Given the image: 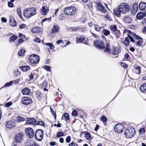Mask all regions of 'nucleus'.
<instances>
[{"mask_svg": "<svg viewBox=\"0 0 146 146\" xmlns=\"http://www.w3.org/2000/svg\"><path fill=\"white\" fill-rule=\"evenodd\" d=\"M125 32L123 33H127L128 37L130 41L133 42H135L136 46H141L143 43V40L140 37L137 35L135 33L131 32L130 31L126 29L124 30Z\"/></svg>", "mask_w": 146, "mask_h": 146, "instance_id": "nucleus-1", "label": "nucleus"}, {"mask_svg": "<svg viewBox=\"0 0 146 146\" xmlns=\"http://www.w3.org/2000/svg\"><path fill=\"white\" fill-rule=\"evenodd\" d=\"M36 8L34 7H32L26 8L23 11V15L27 18H29L36 14Z\"/></svg>", "mask_w": 146, "mask_h": 146, "instance_id": "nucleus-2", "label": "nucleus"}, {"mask_svg": "<svg viewBox=\"0 0 146 146\" xmlns=\"http://www.w3.org/2000/svg\"><path fill=\"white\" fill-rule=\"evenodd\" d=\"M135 133V129L133 127H129L124 132L126 137L130 138H132Z\"/></svg>", "mask_w": 146, "mask_h": 146, "instance_id": "nucleus-3", "label": "nucleus"}, {"mask_svg": "<svg viewBox=\"0 0 146 146\" xmlns=\"http://www.w3.org/2000/svg\"><path fill=\"white\" fill-rule=\"evenodd\" d=\"M76 11L75 8L73 6H71L65 8L64 12L66 15H72L75 13Z\"/></svg>", "mask_w": 146, "mask_h": 146, "instance_id": "nucleus-4", "label": "nucleus"}, {"mask_svg": "<svg viewBox=\"0 0 146 146\" xmlns=\"http://www.w3.org/2000/svg\"><path fill=\"white\" fill-rule=\"evenodd\" d=\"M119 7L120 11L123 13H125L128 12L129 10V5L126 3H121L119 5Z\"/></svg>", "mask_w": 146, "mask_h": 146, "instance_id": "nucleus-5", "label": "nucleus"}, {"mask_svg": "<svg viewBox=\"0 0 146 146\" xmlns=\"http://www.w3.org/2000/svg\"><path fill=\"white\" fill-rule=\"evenodd\" d=\"M29 59L32 64H37L39 61L38 56L35 54H31L29 57Z\"/></svg>", "mask_w": 146, "mask_h": 146, "instance_id": "nucleus-6", "label": "nucleus"}, {"mask_svg": "<svg viewBox=\"0 0 146 146\" xmlns=\"http://www.w3.org/2000/svg\"><path fill=\"white\" fill-rule=\"evenodd\" d=\"M43 133L41 129H38L35 132V136L36 140L38 141L41 140L43 137Z\"/></svg>", "mask_w": 146, "mask_h": 146, "instance_id": "nucleus-7", "label": "nucleus"}, {"mask_svg": "<svg viewBox=\"0 0 146 146\" xmlns=\"http://www.w3.org/2000/svg\"><path fill=\"white\" fill-rule=\"evenodd\" d=\"M95 46L99 50L103 49L105 46L103 42L101 40H98L94 42Z\"/></svg>", "mask_w": 146, "mask_h": 146, "instance_id": "nucleus-8", "label": "nucleus"}, {"mask_svg": "<svg viewBox=\"0 0 146 146\" xmlns=\"http://www.w3.org/2000/svg\"><path fill=\"white\" fill-rule=\"evenodd\" d=\"M25 132L27 135L30 138H33L34 136V132L33 130L31 128L28 127L25 129Z\"/></svg>", "mask_w": 146, "mask_h": 146, "instance_id": "nucleus-9", "label": "nucleus"}, {"mask_svg": "<svg viewBox=\"0 0 146 146\" xmlns=\"http://www.w3.org/2000/svg\"><path fill=\"white\" fill-rule=\"evenodd\" d=\"M21 102L23 104L27 105L31 104L32 101L29 97H24L22 98Z\"/></svg>", "mask_w": 146, "mask_h": 146, "instance_id": "nucleus-10", "label": "nucleus"}, {"mask_svg": "<svg viewBox=\"0 0 146 146\" xmlns=\"http://www.w3.org/2000/svg\"><path fill=\"white\" fill-rule=\"evenodd\" d=\"M123 125L119 123L116 125L114 127V130L117 133H121L123 131Z\"/></svg>", "mask_w": 146, "mask_h": 146, "instance_id": "nucleus-11", "label": "nucleus"}, {"mask_svg": "<svg viewBox=\"0 0 146 146\" xmlns=\"http://www.w3.org/2000/svg\"><path fill=\"white\" fill-rule=\"evenodd\" d=\"M24 135L22 133H20L16 135L15 137V141L18 142H21L23 138Z\"/></svg>", "mask_w": 146, "mask_h": 146, "instance_id": "nucleus-12", "label": "nucleus"}, {"mask_svg": "<svg viewBox=\"0 0 146 146\" xmlns=\"http://www.w3.org/2000/svg\"><path fill=\"white\" fill-rule=\"evenodd\" d=\"M26 123L30 125H36V121L34 118H28L26 121Z\"/></svg>", "mask_w": 146, "mask_h": 146, "instance_id": "nucleus-13", "label": "nucleus"}, {"mask_svg": "<svg viewBox=\"0 0 146 146\" xmlns=\"http://www.w3.org/2000/svg\"><path fill=\"white\" fill-rule=\"evenodd\" d=\"M48 11V9L46 6H43L42 7L40 13L42 15H46Z\"/></svg>", "mask_w": 146, "mask_h": 146, "instance_id": "nucleus-14", "label": "nucleus"}, {"mask_svg": "<svg viewBox=\"0 0 146 146\" xmlns=\"http://www.w3.org/2000/svg\"><path fill=\"white\" fill-rule=\"evenodd\" d=\"M139 8L141 11L146 12V3L141 2L139 5Z\"/></svg>", "mask_w": 146, "mask_h": 146, "instance_id": "nucleus-15", "label": "nucleus"}, {"mask_svg": "<svg viewBox=\"0 0 146 146\" xmlns=\"http://www.w3.org/2000/svg\"><path fill=\"white\" fill-rule=\"evenodd\" d=\"M146 16V13L140 12L136 15V18L139 19H142Z\"/></svg>", "mask_w": 146, "mask_h": 146, "instance_id": "nucleus-16", "label": "nucleus"}, {"mask_svg": "<svg viewBox=\"0 0 146 146\" xmlns=\"http://www.w3.org/2000/svg\"><path fill=\"white\" fill-rule=\"evenodd\" d=\"M104 48H105V49L104 50V52L107 53L108 54H110L111 50L109 42H107L106 44V47L105 46Z\"/></svg>", "mask_w": 146, "mask_h": 146, "instance_id": "nucleus-17", "label": "nucleus"}, {"mask_svg": "<svg viewBox=\"0 0 146 146\" xmlns=\"http://www.w3.org/2000/svg\"><path fill=\"white\" fill-rule=\"evenodd\" d=\"M9 25L12 27H15L16 26L17 23L12 17H9Z\"/></svg>", "mask_w": 146, "mask_h": 146, "instance_id": "nucleus-18", "label": "nucleus"}, {"mask_svg": "<svg viewBox=\"0 0 146 146\" xmlns=\"http://www.w3.org/2000/svg\"><path fill=\"white\" fill-rule=\"evenodd\" d=\"M15 122L13 121H8L6 124V126L8 128H11L15 125Z\"/></svg>", "mask_w": 146, "mask_h": 146, "instance_id": "nucleus-19", "label": "nucleus"}, {"mask_svg": "<svg viewBox=\"0 0 146 146\" xmlns=\"http://www.w3.org/2000/svg\"><path fill=\"white\" fill-rule=\"evenodd\" d=\"M141 70V68L139 66L135 65L133 66V71L136 74H139Z\"/></svg>", "mask_w": 146, "mask_h": 146, "instance_id": "nucleus-20", "label": "nucleus"}, {"mask_svg": "<svg viewBox=\"0 0 146 146\" xmlns=\"http://www.w3.org/2000/svg\"><path fill=\"white\" fill-rule=\"evenodd\" d=\"M132 21V19L131 17L126 16L124 17L123 21L126 23L129 24Z\"/></svg>", "mask_w": 146, "mask_h": 146, "instance_id": "nucleus-21", "label": "nucleus"}, {"mask_svg": "<svg viewBox=\"0 0 146 146\" xmlns=\"http://www.w3.org/2000/svg\"><path fill=\"white\" fill-rule=\"evenodd\" d=\"M85 37L82 36H80L79 37L76 38V42L77 43H81L84 40Z\"/></svg>", "mask_w": 146, "mask_h": 146, "instance_id": "nucleus-22", "label": "nucleus"}, {"mask_svg": "<svg viewBox=\"0 0 146 146\" xmlns=\"http://www.w3.org/2000/svg\"><path fill=\"white\" fill-rule=\"evenodd\" d=\"M140 90L142 93L146 92V84H143L140 87Z\"/></svg>", "mask_w": 146, "mask_h": 146, "instance_id": "nucleus-23", "label": "nucleus"}, {"mask_svg": "<svg viewBox=\"0 0 146 146\" xmlns=\"http://www.w3.org/2000/svg\"><path fill=\"white\" fill-rule=\"evenodd\" d=\"M30 92V90L27 88H24L22 91V92L23 95H28Z\"/></svg>", "mask_w": 146, "mask_h": 146, "instance_id": "nucleus-24", "label": "nucleus"}, {"mask_svg": "<svg viewBox=\"0 0 146 146\" xmlns=\"http://www.w3.org/2000/svg\"><path fill=\"white\" fill-rule=\"evenodd\" d=\"M41 29L39 27H35L32 29L31 31L33 33H36L40 32Z\"/></svg>", "mask_w": 146, "mask_h": 146, "instance_id": "nucleus-25", "label": "nucleus"}, {"mask_svg": "<svg viewBox=\"0 0 146 146\" xmlns=\"http://www.w3.org/2000/svg\"><path fill=\"white\" fill-rule=\"evenodd\" d=\"M113 12L115 15L117 16H119L120 13H121V12L119 10V7L118 8L114 9L113 10Z\"/></svg>", "mask_w": 146, "mask_h": 146, "instance_id": "nucleus-26", "label": "nucleus"}, {"mask_svg": "<svg viewBox=\"0 0 146 146\" xmlns=\"http://www.w3.org/2000/svg\"><path fill=\"white\" fill-rule=\"evenodd\" d=\"M138 6L137 3L134 4L133 6V8L132 9V11L134 13L137 12L138 10Z\"/></svg>", "mask_w": 146, "mask_h": 146, "instance_id": "nucleus-27", "label": "nucleus"}, {"mask_svg": "<svg viewBox=\"0 0 146 146\" xmlns=\"http://www.w3.org/2000/svg\"><path fill=\"white\" fill-rule=\"evenodd\" d=\"M19 68L24 72H26L30 69V67L28 66H19Z\"/></svg>", "mask_w": 146, "mask_h": 146, "instance_id": "nucleus-28", "label": "nucleus"}, {"mask_svg": "<svg viewBox=\"0 0 146 146\" xmlns=\"http://www.w3.org/2000/svg\"><path fill=\"white\" fill-rule=\"evenodd\" d=\"M59 30V28L57 26H54L51 30V33H56L58 32Z\"/></svg>", "mask_w": 146, "mask_h": 146, "instance_id": "nucleus-29", "label": "nucleus"}, {"mask_svg": "<svg viewBox=\"0 0 146 146\" xmlns=\"http://www.w3.org/2000/svg\"><path fill=\"white\" fill-rule=\"evenodd\" d=\"M119 52V50L117 47H113L112 53L113 55H115L118 54Z\"/></svg>", "mask_w": 146, "mask_h": 146, "instance_id": "nucleus-30", "label": "nucleus"}, {"mask_svg": "<svg viewBox=\"0 0 146 146\" xmlns=\"http://www.w3.org/2000/svg\"><path fill=\"white\" fill-rule=\"evenodd\" d=\"M102 33L104 35L106 36L110 34V32L109 31L104 29L102 30Z\"/></svg>", "mask_w": 146, "mask_h": 146, "instance_id": "nucleus-31", "label": "nucleus"}, {"mask_svg": "<svg viewBox=\"0 0 146 146\" xmlns=\"http://www.w3.org/2000/svg\"><path fill=\"white\" fill-rule=\"evenodd\" d=\"M96 4V6L97 9L98 10H99L103 6L102 5V4L99 1H96L95 3Z\"/></svg>", "mask_w": 146, "mask_h": 146, "instance_id": "nucleus-32", "label": "nucleus"}, {"mask_svg": "<svg viewBox=\"0 0 146 146\" xmlns=\"http://www.w3.org/2000/svg\"><path fill=\"white\" fill-rule=\"evenodd\" d=\"M17 37L16 35H13V36L9 38V41L10 42H13L15 40H16L17 39Z\"/></svg>", "mask_w": 146, "mask_h": 146, "instance_id": "nucleus-33", "label": "nucleus"}, {"mask_svg": "<svg viewBox=\"0 0 146 146\" xmlns=\"http://www.w3.org/2000/svg\"><path fill=\"white\" fill-rule=\"evenodd\" d=\"M84 136L85 138L87 140H91L92 139L91 135L89 132H86L85 133Z\"/></svg>", "mask_w": 146, "mask_h": 146, "instance_id": "nucleus-34", "label": "nucleus"}, {"mask_svg": "<svg viewBox=\"0 0 146 146\" xmlns=\"http://www.w3.org/2000/svg\"><path fill=\"white\" fill-rule=\"evenodd\" d=\"M34 143L31 140H27L26 141L25 145L26 146H32V144Z\"/></svg>", "mask_w": 146, "mask_h": 146, "instance_id": "nucleus-35", "label": "nucleus"}, {"mask_svg": "<svg viewBox=\"0 0 146 146\" xmlns=\"http://www.w3.org/2000/svg\"><path fill=\"white\" fill-rule=\"evenodd\" d=\"M25 52L24 49H22L18 52V54L19 56H23L24 55V53Z\"/></svg>", "mask_w": 146, "mask_h": 146, "instance_id": "nucleus-36", "label": "nucleus"}, {"mask_svg": "<svg viewBox=\"0 0 146 146\" xmlns=\"http://www.w3.org/2000/svg\"><path fill=\"white\" fill-rule=\"evenodd\" d=\"M93 25L94 29L97 32H99L101 30V27H99L96 24H94Z\"/></svg>", "mask_w": 146, "mask_h": 146, "instance_id": "nucleus-37", "label": "nucleus"}, {"mask_svg": "<svg viewBox=\"0 0 146 146\" xmlns=\"http://www.w3.org/2000/svg\"><path fill=\"white\" fill-rule=\"evenodd\" d=\"M17 11L18 15L20 18H21L22 16L21 8H18L17 10Z\"/></svg>", "mask_w": 146, "mask_h": 146, "instance_id": "nucleus-38", "label": "nucleus"}, {"mask_svg": "<svg viewBox=\"0 0 146 146\" xmlns=\"http://www.w3.org/2000/svg\"><path fill=\"white\" fill-rule=\"evenodd\" d=\"M13 84V82L12 81H10L9 82L5 84L4 86H3L4 87H8Z\"/></svg>", "mask_w": 146, "mask_h": 146, "instance_id": "nucleus-39", "label": "nucleus"}, {"mask_svg": "<svg viewBox=\"0 0 146 146\" xmlns=\"http://www.w3.org/2000/svg\"><path fill=\"white\" fill-rule=\"evenodd\" d=\"M17 120L18 121L20 122L24 121L25 120V119L22 116H19L17 117Z\"/></svg>", "mask_w": 146, "mask_h": 146, "instance_id": "nucleus-40", "label": "nucleus"}, {"mask_svg": "<svg viewBox=\"0 0 146 146\" xmlns=\"http://www.w3.org/2000/svg\"><path fill=\"white\" fill-rule=\"evenodd\" d=\"M64 135V133L62 132H58L57 133L56 137L58 138L63 136Z\"/></svg>", "mask_w": 146, "mask_h": 146, "instance_id": "nucleus-41", "label": "nucleus"}, {"mask_svg": "<svg viewBox=\"0 0 146 146\" xmlns=\"http://www.w3.org/2000/svg\"><path fill=\"white\" fill-rule=\"evenodd\" d=\"M124 59L127 60H130V56L127 53H126L124 55Z\"/></svg>", "mask_w": 146, "mask_h": 146, "instance_id": "nucleus-42", "label": "nucleus"}, {"mask_svg": "<svg viewBox=\"0 0 146 146\" xmlns=\"http://www.w3.org/2000/svg\"><path fill=\"white\" fill-rule=\"evenodd\" d=\"M110 28L111 31H115L117 30V27L115 25H113L111 26Z\"/></svg>", "mask_w": 146, "mask_h": 146, "instance_id": "nucleus-43", "label": "nucleus"}, {"mask_svg": "<svg viewBox=\"0 0 146 146\" xmlns=\"http://www.w3.org/2000/svg\"><path fill=\"white\" fill-rule=\"evenodd\" d=\"M46 45L49 46L51 49H52L54 48L53 45L50 43H46Z\"/></svg>", "mask_w": 146, "mask_h": 146, "instance_id": "nucleus-44", "label": "nucleus"}, {"mask_svg": "<svg viewBox=\"0 0 146 146\" xmlns=\"http://www.w3.org/2000/svg\"><path fill=\"white\" fill-rule=\"evenodd\" d=\"M20 81L21 80L20 79H18L12 81L13 83L15 84H19L20 82Z\"/></svg>", "mask_w": 146, "mask_h": 146, "instance_id": "nucleus-45", "label": "nucleus"}, {"mask_svg": "<svg viewBox=\"0 0 146 146\" xmlns=\"http://www.w3.org/2000/svg\"><path fill=\"white\" fill-rule=\"evenodd\" d=\"M44 68L48 71H50L51 70V67L48 66H45Z\"/></svg>", "mask_w": 146, "mask_h": 146, "instance_id": "nucleus-46", "label": "nucleus"}, {"mask_svg": "<svg viewBox=\"0 0 146 146\" xmlns=\"http://www.w3.org/2000/svg\"><path fill=\"white\" fill-rule=\"evenodd\" d=\"M124 44L126 46H128L129 44V40L128 38H126L124 41Z\"/></svg>", "mask_w": 146, "mask_h": 146, "instance_id": "nucleus-47", "label": "nucleus"}, {"mask_svg": "<svg viewBox=\"0 0 146 146\" xmlns=\"http://www.w3.org/2000/svg\"><path fill=\"white\" fill-rule=\"evenodd\" d=\"M13 104V103L11 102H10L6 103L5 104V106L6 107H8Z\"/></svg>", "mask_w": 146, "mask_h": 146, "instance_id": "nucleus-48", "label": "nucleus"}, {"mask_svg": "<svg viewBox=\"0 0 146 146\" xmlns=\"http://www.w3.org/2000/svg\"><path fill=\"white\" fill-rule=\"evenodd\" d=\"M50 111L52 113V114L55 117V119L56 118V114L54 112V110L51 107H50Z\"/></svg>", "mask_w": 146, "mask_h": 146, "instance_id": "nucleus-49", "label": "nucleus"}, {"mask_svg": "<svg viewBox=\"0 0 146 146\" xmlns=\"http://www.w3.org/2000/svg\"><path fill=\"white\" fill-rule=\"evenodd\" d=\"M64 117L66 119L68 120L70 119V117L68 114L67 113H65L64 115Z\"/></svg>", "mask_w": 146, "mask_h": 146, "instance_id": "nucleus-50", "label": "nucleus"}, {"mask_svg": "<svg viewBox=\"0 0 146 146\" xmlns=\"http://www.w3.org/2000/svg\"><path fill=\"white\" fill-rule=\"evenodd\" d=\"M121 65L122 67L125 68H126L127 67V65L125 63L122 62L121 63Z\"/></svg>", "mask_w": 146, "mask_h": 146, "instance_id": "nucleus-51", "label": "nucleus"}, {"mask_svg": "<svg viewBox=\"0 0 146 146\" xmlns=\"http://www.w3.org/2000/svg\"><path fill=\"white\" fill-rule=\"evenodd\" d=\"M44 124V122L42 121H36V125H43Z\"/></svg>", "mask_w": 146, "mask_h": 146, "instance_id": "nucleus-52", "label": "nucleus"}, {"mask_svg": "<svg viewBox=\"0 0 146 146\" xmlns=\"http://www.w3.org/2000/svg\"><path fill=\"white\" fill-rule=\"evenodd\" d=\"M101 120L104 122H106L107 121V119L105 116H103L101 117Z\"/></svg>", "mask_w": 146, "mask_h": 146, "instance_id": "nucleus-53", "label": "nucleus"}, {"mask_svg": "<svg viewBox=\"0 0 146 146\" xmlns=\"http://www.w3.org/2000/svg\"><path fill=\"white\" fill-rule=\"evenodd\" d=\"M14 73L15 75L17 76H19L20 75V72L18 70L15 71Z\"/></svg>", "mask_w": 146, "mask_h": 146, "instance_id": "nucleus-54", "label": "nucleus"}, {"mask_svg": "<svg viewBox=\"0 0 146 146\" xmlns=\"http://www.w3.org/2000/svg\"><path fill=\"white\" fill-rule=\"evenodd\" d=\"M145 132V130L143 128H141L139 130V132L140 134H143Z\"/></svg>", "mask_w": 146, "mask_h": 146, "instance_id": "nucleus-55", "label": "nucleus"}, {"mask_svg": "<svg viewBox=\"0 0 146 146\" xmlns=\"http://www.w3.org/2000/svg\"><path fill=\"white\" fill-rule=\"evenodd\" d=\"M26 26V25L24 24H22L19 26V27L20 29H22L24 28Z\"/></svg>", "mask_w": 146, "mask_h": 146, "instance_id": "nucleus-56", "label": "nucleus"}, {"mask_svg": "<svg viewBox=\"0 0 146 146\" xmlns=\"http://www.w3.org/2000/svg\"><path fill=\"white\" fill-rule=\"evenodd\" d=\"M71 139V137L70 136L67 137L66 139V141L67 143H69L70 142Z\"/></svg>", "mask_w": 146, "mask_h": 146, "instance_id": "nucleus-57", "label": "nucleus"}, {"mask_svg": "<svg viewBox=\"0 0 146 146\" xmlns=\"http://www.w3.org/2000/svg\"><path fill=\"white\" fill-rule=\"evenodd\" d=\"M104 18H106L108 20L110 21H111V19L110 17L108 15V14H106L105 15Z\"/></svg>", "mask_w": 146, "mask_h": 146, "instance_id": "nucleus-58", "label": "nucleus"}, {"mask_svg": "<svg viewBox=\"0 0 146 146\" xmlns=\"http://www.w3.org/2000/svg\"><path fill=\"white\" fill-rule=\"evenodd\" d=\"M72 115L74 116H75L78 115V113L77 111L76 110H74L72 111Z\"/></svg>", "mask_w": 146, "mask_h": 146, "instance_id": "nucleus-59", "label": "nucleus"}, {"mask_svg": "<svg viewBox=\"0 0 146 146\" xmlns=\"http://www.w3.org/2000/svg\"><path fill=\"white\" fill-rule=\"evenodd\" d=\"M36 96L38 99H40L41 97V94L40 92L37 93L36 94Z\"/></svg>", "mask_w": 146, "mask_h": 146, "instance_id": "nucleus-60", "label": "nucleus"}, {"mask_svg": "<svg viewBox=\"0 0 146 146\" xmlns=\"http://www.w3.org/2000/svg\"><path fill=\"white\" fill-rule=\"evenodd\" d=\"M8 4L9 7H13V4L12 3V2L11 1H9L8 3Z\"/></svg>", "mask_w": 146, "mask_h": 146, "instance_id": "nucleus-61", "label": "nucleus"}, {"mask_svg": "<svg viewBox=\"0 0 146 146\" xmlns=\"http://www.w3.org/2000/svg\"><path fill=\"white\" fill-rule=\"evenodd\" d=\"M41 40L38 37H36V39L34 40V42L37 43L40 42Z\"/></svg>", "mask_w": 146, "mask_h": 146, "instance_id": "nucleus-62", "label": "nucleus"}, {"mask_svg": "<svg viewBox=\"0 0 146 146\" xmlns=\"http://www.w3.org/2000/svg\"><path fill=\"white\" fill-rule=\"evenodd\" d=\"M42 86L44 87H46L47 86V83L46 81H44L42 84Z\"/></svg>", "mask_w": 146, "mask_h": 146, "instance_id": "nucleus-63", "label": "nucleus"}, {"mask_svg": "<svg viewBox=\"0 0 146 146\" xmlns=\"http://www.w3.org/2000/svg\"><path fill=\"white\" fill-rule=\"evenodd\" d=\"M100 11H101L103 13H105L106 12V10H105L103 6L99 10Z\"/></svg>", "mask_w": 146, "mask_h": 146, "instance_id": "nucleus-64", "label": "nucleus"}]
</instances>
